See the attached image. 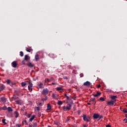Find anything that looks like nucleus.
Instances as JSON below:
<instances>
[{"instance_id": "f257e3e1", "label": "nucleus", "mask_w": 127, "mask_h": 127, "mask_svg": "<svg viewBox=\"0 0 127 127\" xmlns=\"http://www.w3.org/2000/svg\"><path fill=\"white\" fill-rule=\"evenodd\" d=\"M82 118L84 122H87V123L91 122V118L89 116H87L85 114H83Z\"/></svg>"}, {"instance_id": "f03ea898", "label": "nucleus", "mask_w": 127, "mask_h": 127, "mask_svg": "<svg viewBox=\"0 0 127 127\" xmlns=\"http://www.w3.org/2000/svg\"><path fill=\"white\" fill-rule=\"evenodd\" d=\"M7 85H9L11 87H13V85H15V83L10 80V79H7L6 80Z\"/></svg>"}, {"instance_id": "7ed1b4c3", "label": "nucleus", "mask_w": 127, "mask_h": 127, "mask_svg": "<svg viewBox=\"0 0 127 127\" xmlns=\"http://www.w3.org/2000/svg\"><path fill=\"white\" fill-rule=\"evenodd\" d=\"M49 92V90H48V89H47V88L44 89L43 90L42 94V95H48Z\"/></svg>"}, {"instance_id": "20e7f679", "label": "nucleus", "mask_w": 127, "mask_h": 127, "mask_svg": "<svg viewBox=\"0 0 127 127\" xmlns=\"http://www.w3.org/2000/svg\"><path fill=\"white\" fill-rule=\"evenodd\" d=\"M89 102L90 103H91L92 105H95L97 103V101H96V99L95 98H91L89 101Z\"/></svg>"}, {"instance_id": "39448f33", "label": "nucleus", "mask_w": 127, "mask_h": 127, "mask_svg": "<svg viewBox=\"0 0 127 127\" xmlns=\"http://www.w3.org/2000/svg\"><path fill=\"white\" fill-rule=\"evenodd\" d=\"M12 67L13 68H16V66H17V63L16 61H13L11 63Z\"/></svg>"}, {"instance_id": "423d86ee", "label": "nucleus", "mask_w": 127, "mask_h": 127, "mask_svg": "<svg viewBox=\"0 0 127 127\" xmlns=\"http://www.w3.org/2000/svg\"><path fill=\"white\" fill-rule=\"evenodd\" d=\"M63 109L64 112H67V111H70V110H71V108H70L69 106H64Z\"/></svg>"}, {"instance_id": "0eeeda50", "label": "nucleus", "mask_w": 127, "mask_h": 127, "mask_svg": "<svg viewBox=\"0 0 127 127\" xmlns=\"http://www.w3.org/2000/svg\"><path fill=\"white\" fill-rule=\"evenodd\" d=\"M83 86H86V87H90L91 86V82L89 81H86L83 83Z\"/></svg>"}, {"instance_id": "6e6552de", "label": "nucleus", "mask_w": 127, "mask_h": 127, "mask_svg": "<svg viewBox=\"0 0 127 127\" xmlns=\"http://www.w3.org/2000/svg\"><path fill=\"white\" fill-rule=\"evenodd\" d=\"M5 89V86L2 84H0V89L1 91H3Z\"/></svg>"}, {"instance_id": "1a4fd4ad", "label": "nucleus", "mask_w": 127, "mask_h": 127, "mask_svg": "<svg viewBox=\"0 0 127 127\" xmlns=\"http://www.w3.org/2000/svg\"><path fill=\"white\" fill-rule=\"evenodd\" d=\"M107 105L108 106H114V101L112 100L107 102Z\"/></svg>"}, {"instance_id": "9d476101", "label": "nucleus", "mask_w": 127, "mask_h": 127, "mask_svg": "<svg viewBox=\"0 0 127 127\" xmlns=\"http://www.w3.org/2000/svg\"><path fill=\"white\" fill-rule=\"evenodd\" d=\"M93 119L97 120V119H99V114H94L93 116Z\"/></svg>"}, {"instance_id": "9b49d317", "label": "nucleus", "mask_w": 127, "mask_h": 127, "mask_svg": "<svg viewBox=\"0 0 127 127\" xmlns=\"http://www.w3.org/2000/svg\"><path fill=\"white\" fill-rule=\"evenodd\" d=\"M14 115L15 118H18V117H19V113H18V112H17V111H15L14 112Z\"/></svg>"}, {"instance_id": "f8f14e48", "label": "nucleus", "mask_w": 127, "mask_h": 127, "mask_svg": "<svg viewBox=\"0 0 127 127\" xmlns=\"http://www.w3.org/2000/svg\"><path fill=\"white\" fill-rule=\"evenodd\" d=\"M30 59V57H29V56L27 55H25L24 60H25L26 61H27V60H29Z\"/></svg>"}, {"instance_id": "ddd939ff", "label": "nucleus", "mask_w": 127, "mask_h": 127, "mask_svg": "<svg viewBox=\"0 0 127 127\" xmlns=\"http://www.w3.org/2000/svg\"><path fill=\"white\" fill-rule=\"evenodd\" d=\"M27 65L28 66V67H34V64H32L30 62L28 63Z\"/></svg>"}, {"instance_id": "4468645a", "label": "nucleus", "mask_w": 127, "mask_h": 127, "mask_svg": "<svg viewBox=\"0 0 127 127\" xmlns=\"http://www.w3.org/2000/svg\"><path fill=\"white\" fill-rule=\"evenodd\" d=\"M50 110H51V105L50 104H48L47 111H50Z\"/></svg>"}, {"instance_id": "2eb2a0df", "label": "nucleus", "mask_w": 127, "mask_h": 127, "mask_svg": "<svg viewBox=\"0 0 127 127\" xmlns=\"http://www.w3.org/2000/svg\"><path fill=\"white\" fill-rule=\"evenodd\" d=\"M35 119V115H33L31 118L29 119V122H31L33 121V119Z\"/></svg>"}, {"instance_id": "dca6fc26", "label": "nucleus", "mask_w": 127, "mask_h": 127, "mask_svg": "<svg viewBox=\"0 0 127 127\" xmlns=\"http://www.w3.org/2000/svg\"><path fill=\"white\" fill-rule=\"evenodd\" d=\"M1 102H6V99L4 97H1Z\"/></svg>"}, {"instance_id": "f3484780", "label": "nucleus", "mask_w": 127, "mask_h": 127, "mask_svg": "<svg viewBox=\"0 0 127 127\" xmlns=\"http://www.w3.org/2000/svg\"><path fill=\"white\" fill-rule=\"evenodd\" d=\"M118 98V96H111V99L112 100H116V99H117Z\"/></svg>"}, {"instance_id": "a211bd4d", "label": "nucleus", "mask_w": 127, "mask_h": 127, "mask_svg": "<svg viewBox=\"0 0 127 127\" xmlns=\"http://www.w3.org/2000/svg\"><path fill=\"white\" fill-rule=\"evenodd\" d=\"M7 112H12V108H11V107H8V108H7Z\"/></svg>"}, {"instance_id": "6ab92c4d", "label": "nucleus", "mask_w": 127, "mask_h": 127, "mask_svg": "<svg viewBox=\"0 0 127 127\" xmlns=\"http://www.w3.org/2000/svg\"><path fill=\"white\" fill-rule=\"evenodd\" d=\"M26 50L27 52H31V51H32V50L31 49V48H26Z\"/></svg>"}, {"instance_id": "aec40b11", "label": "nucleus", "mask_w": 127, "mask_h": 127, "mask_svg": "<svg viewBox=\"0 0 127 127\" xmlns=\"http://www.w3.org/2000/svg\"><path fill=\"white\" fill-rule=\"evenodd\" d=\"M27 83H28V84H29V87H32V86H33V84H32V83H31V80H30V81H27Z\"/></svg>"}, {"instance_id": "412c9836", "label": "nucleus", "mask_w": 127, "mask_h": 127, "mask_svg": "<svg viewBox=\"0 0 127 127\" xmlns=\"http://www.w3.org/2000/svg\"><path fill=\"white\" fill-rule=\"evenodd\" d=\"M36 61H38V59H39V56L38 55H36L35 57Z\"/></svg>"}, {"instance_id": "4be33fe9", "label": "nucleus", "mask_w": 127, "mask_h": 127, "mask_svg": "<svg viewBox=\"0 0 127 127\" xmlns=\"http://www.w3.org/2000/svg\"><path fill=\"white\" fill-rule=\"evenodd\" d=\"M72 104H73L72 102H70V103H68L67 104V107H68V108H70V109H71V108L72 107Z\"/></svg>"}, {"instance_id": "5701e85b", "label": "nucleus", "mask_w": 127, "mask_h": 127, "mask_svg": "<svg viewBox=\"0 0 127 127\" xmlns=\"http://www.w3.org/2000/svg\"><path fill=\"white\" fill-rule=\"evenodd\" d=\"M35 111H37L38 112H39V111H40V107H35Z\"/></svg>"}, {"instance_id": "b1692460", "label": "nucleus", "mask_w": 127, "mask_h": 127, "mask_svg": "<svg viewBox=\"0 0 127 127\" xmlns=\"http://www.w3.org/2000/svg\"><path fill=\"white\" fill-rule=\"evenodd\" d=\"M57 91H63V88L62 87H57Z\"/></svg>"}, {"instance_id": "393cba45", "label": "nucleus", "mask_w": 127, "mask_h": 127, "mask_svg": "<svg viewBox=\"0 0 127 127\" xmlns=\"http://www.w3.org/2000/svg\"><path fill=\"white\" fill-rule=\"evenodd\" d=\"M21 85L22 87H25V86L26 85V83L22 82H21Z\"/></svg>"}, {"instance_id": "a878e982", "label": "nucleus", "mask_w": 127, "mask_h": 127, "mask_svg": "<svg viewBox=\"0 0 127 127\" xmlns=\"http://www.w3.org/2000/svg\"><path fill=\"white\" fill-rule=\"evenodd\" d=\"M99 100L101 101V102H104L105 101V98L103 97H100L99 98Z\"/></svg>"}, {"instance_id": "bb28decb", "label": "nucleus", "mask_w": 127, "mask_h": 127, "mask_svg": "<svg viewBox=\"0 0 127 127\" xmlns=\"http://www.w3.org/2000/svg\"><path fill=\"white\" fill-rule=\"evenodd\" d=\"M23 52L22 51H20V56H21V57H23Z\"/></svg>"}, {"instance_id": "cd10ccee", "label": "nucleus", "mask_w": 127, "mask_h": 127, "mask_svg": "<svg viewBox=\"0 0 127 127\" xmlns=\"http://www.w3.org/2000/svg\"><path fill=\"white\" fill-rule=\"evenodd\" d=\"M62 104H63V102L62 101H58V104H59V105H62Z\"/></svg>"}, {"instance_id": "c85d7f7f", "label": "nucleus", "mask_w": 127, "mask_h": 127, "mask_svg": "<svg viewBox=\"0 0 127 127\" xmlns=\"http://www.w3.org/2000/svg\"><path fill=\"white\" fill-rule=\"evenodd\" d=\"M42 86H43V84L42 83H41L40 84L38 85V86L40 88H42Z\"/></svg>"}, {"instance_id": "c756f323", "label": "nucleus", "mask_w": 127, "mask_h": 127, "mask_svg": "<svg viewBox=\"0 0 127 127\" xmlns=\"http://www.w3.org/2000/svg\"><path fill=\"white\" fill-rule=\"evenodd\" d=\"M2 123H3V124H4V125H6V123L5 122V119H2Z\"/></svg>"}, {"instance_id": "7c9ffc66", "label": "nucleus", "mask_w": 127, "mask_h": 127, "mask_svg": "<svg viewBox=\"0 0 127 127\" xmlns=\"http://www.w3.org/2000/svg\"><path fill=\"white\" fill-rule=\"evenodd\" d=\"M123 112L125 113V114H127V108H124L123 110Z\"/></svg>"}, {"instance_id": "2f4dec72", "label": "nucleus", "mask_w": 127, "mask_h": 127, "mask_svg": "<svg viewBox=\"0 0 127 127\" xmlns=\"http://www.w3.org/2000/svg\"><path fill=\"white\" fill-rule=\"evenodd\" d=\"M49 86H52V85H57V82H52L51 84H49Z\"/></svg>"}, {"instance_id": "473e14b6", "label": "nucleus", "mask_w": 127, "mask_h": 127, "mask_svg": "<svg viewBox=\"0 0 127 127\" xmlns=\"http://www.w3.org/2000/svg\"><path fill=\"white\" fill-rule=\"evenodd\" d=\"M32 127H37V123H34L33 124V125Z\"/></svg>"}, {"instance_id": "72a5a7b5", "label": "nucleus", "mask_w": 127, "mask_h": 127, "mask_svg": "<svg viewBox=\"0 0 127 127\" xmlns=\"http://www.w3.org/2000/svg\"><path fill=\"white\" fill-rule=\"evenodd\" d=\"M6 109H7L6 108V106H4V107H2V110H3V111H5L6 110Z\"/></svg>"}, {"instance_id": "f704fd0d", "label": "nucleus", "mask_w": 127, "mask_h": 127, "mask_svg": "<svg viewBox=\"0 0 127 127\" xmlns=\"http://www.w3.org/2000/svg\"><path fill=\"white\" fill-rule=\"evenodd\" d=\"M101 92H99V91H97V93H96V95H97V96H101Z\"/></svg>"}, {"instance_id": "c9c22d12", "label": "nucleus", "mask_w": 127, "mask_h": 127, "mask_svg": "<svg viewBox=\"0 0 127 127\" xmlns=\"http://www.w3.org/2000/svg\"><path fill=\"white\" fill-rule=\"evenodd\" d=\"M99 120L103 119V116H100V115H99V117H98Z\"/></svg>"}, {"instance_id": "e433bc0d", "label": "nucleus", "mask_w": 127, "mask_h": 127, "mask_svg": "<svg viewBox=\"0 0 127 127\" xmlns=\"http://www.w3.org/2000/svg\"><path fill=\"white\" fill-rule=\"evenodd\" d=\"M64 97H66V100H69V97L67 96V94H64Z\"/></svg>"}, {"instance_id": "4c0bfd02", "label": "nucleus", "mask_w": 127, "mask_h": 127, "mask_svg": "<svg viewBox=\"0 0 127 127\" xmlns=\"http://www.w3.org/2000/svg\"><path fill=\"white\" fill-rule=\"evenodd\" d=\"M80 78H82V77H84V74L80 73Z\"/></svg>"}, {"instance_id": "58836bf2", "label": "nucleus", "mask_w": 127, "mask_h": 127, "mask_svg": "<svg viewBox=\"0 0 127 127\" xmlns=\"http://www.w3.org/2000/svg\"><path fill=\"white\" fill-rule=\"evenodd\" d=\"M16 127H21V125L20 124H16Z\"/></svg>"}, {"instance_id": "ea45409f", "label": "nucleus", "mask_w": 127, "mask_h": 127, "mask_svg": "<svg viewBox=\"0 0 127 127\" xmlns=\"http://www.w3.org/2000/svg\"><path fill=\"white\" fill-rule=\"evenodd\" d=\"M50 81L51 82H52L53 80H54V78L52 77H51V78H50Z\"/></svg>"}, {"instance_id": "a19ab883", "label": "nucleus", "mask_w": 127, "mask_h": 127, "mask_svg": "<svg viewBox=\"0 0 127 127\" xmlns=\"http://www.w3.org/2000/svg\"><path fill=\"white\" fill-rule=\"evenodd\" d=\"M46 80L47 82H48V83H49L50 82H51V80H50V79H49V78H47Z\"/></svg>"}, {"instance_id": "79ce46f5", "label": "nucleus", "mask_w": 127, "mask_h": 127, "mask_svg": "<svg viewBox=\"0 0 127 127\" xmlns=\"http://www.w3.org/2000/svg\"><path fill=\"white\" fill-rule=\"evenodd\" d=\"M52 97L54 99H55V94H54V93L52 94Z\"/></svg>"}, {"instance_id": "37998d69", "label": "nucleus", "mask_w": 127, "mask_h": 127, "mask_svg": "<svg viewBox=\"0 0 127 127\" xmlns=\"http://www.w3.org/2000/svg\"><path fill=\"white\" fill-rule=\"evenodd\" d=\"M31 116V115H30V114H28V115H27V118H28V119H29V118H30Z\"/></svg>"}, {"instance_id": "c03bdc74", "label": "nucleus", "mask_w": 127, "mask_h": 127, "mask_svg": "<svg viewBox=\"0 0 127 127\" xmlns=\"http://www.w3.org/2000/svg\"><path fill=\"white\" fill-rule=\"evenodd\" d=\"M25 61H25V60H23V61H22V64H25Z\"/></svg>"}, {"instance_id": "a18cd8bd", "label": "nucleus", "mask_w": 127, "mask_h": 127, "mask_svg": "<svg viewBox=\"0 0 127 127\" xmlns=\"http://www.w3.org/2000/svg\"><path fill=\"white\" fill-rule=\"evenodd\" d=\"M126 121L125 122L126 124H127V118H125V119H124V121Z\"/></svg>"}, {"instance_id": "49530a36", "label": "nucleus", "mask_w": 127, "mask_h": 127, "mask_svg": "<svg viewBox=\"0 0 127 127\" xmlns=\"http://www.w3.org/2000/svg\"><path fill=\"white\" fill-rule=\"evenodd\" d=\"M28 90H30L31 91H32V88H30V87L29 86H28Z\"/></svg>"}, {"instance_id": "de8ad7c7", "label": "nucleus", "mask_w": 127, "mask_h": 127, "mask_svg": "<svg viewBox=\"0 0 127 127\" xmlns=\"http://www.w3.org/2000/svg\"><path fill=\"white\" fill-rule=\"evenodd\" d=\"M24 123L26 124V125L27 126V125H28V124L27 123V121H26V120H24Z\"/></svg>"}, {"instance_id": "09e8293b", "label": "nucleus", "mask_w": 127, "mask_h": 127, "mask_svg": "<svg viewBox=\"0 0 127 127\" xmlns=\"http://www.w3.org/2000/svg\"><path fill=\"white\" fill-rule=\"evenodd\" d=\"M38 116H39V117H41V113H40V112H39V113H38Z\"/></svg>"}, {"instance_id": "8fccbe9b", "label": "nucleus", "mask_w": 127, "mask_h": 127, "mask_svg": "<svg viewBox=\"0 0 127 127\" xmlns=\"http://www.w3.org/2000/svg\"><path fill=\"white\" fill-rule=\"evenodd\" d=\"M106 127H112V126H111V125H107L106 126Z\"/></svg>"}, {"instance_id": "3c124183", "label": "nucleus", "mask_w": 127, "mask_h": 127, "mask_svg": "<svg viewBox=\"0 0 127 127\" xmlns=\"http://www.w3.org/2000/svg\"><path fill=\"white\" fill-rule=\"evenodd\" d=\"M68 68H69V69H71V68H72V66H71V65H69L68 66Z\"/></svg>"}, {"instance_id": "603ef678", "label": "nucleus", "mask_w": 127, "mask_h": 127, "mask_svg": "<svg viewBox=\"0 0 127 127\" xmlns=\"http://www.w3.org/2000/svg\"><path fill=\"white\" fill-rule=\"evenodd\" d=\"M116 101H117V100L116 99L112 100V102H114V104H115V103H116Z\"/></svg>"}, {"instance_id": "864d4df0", "label": "nucleus", "mask_w": 127, "mask_h": 127, "mask_svg": "<svg viewBox=\"0 0 127 127\" xmlns=\"http://www.w3.org/2000/svg\"><path fill=\"white\" fill-rule=\"evenodd\" d=\"M29 127H33L32 124H30L29 125Z\"/></svg>"}, {"instance_id": "5fc2aeb1", "label": "nucleus", "mask_w": 127, "mask_h": 127, "mask_svg": "<svg viewBox=\"0 0 127 127\" xmlns=\"http://www.w3.org/2000/svg\"><path fill=\"white\" fill-rule=\"evenodd\" d=\"M94 97H99L97 94H93Z\"/></svg>"}, {"instance_id": "6e6d98bb", "label": "nucleus", "mask_w": 127, "mask_h": 127, "mask_svg": "<svg viewBox=\"0 0 127 127\" xmlns=\"http://www.w3.org/2000/svg\"><path fill=\"white\" fill-rule=\"evenodd\" d=\"M46 100H47V98H45V99L43 98V99H42V101H46Z\"/></svg>"}, {"instance_id": "4d7b16f0", "label": "nucleus", "mask_w": 127, "mask_h": 127, "mask_svg": "<svg viewBox=\"0 0 127 127\" xmlns=\"http://www.w3.org/2000/svg\"><path fill=\"white\" fill-rule=\"evenodd\" d=\"M97 88H101V85H100V84L98 85Z\"/></svg>"}, {"instance_id": "13d9d810", "label": "nucleus", "mask_w": 127, "mask_h": 127, "mask_svg": "<svg viewBox=\"0 0 127 127\" xmlns=\"http://www.w3.org/2000/svg\"><path fill=\"white\" fill-rule=\"evenodd\" d=\"M64 79H67V76H64Z\"/></svg>"}, {"instance_id": "bf43d9fd", "label": "nucleus", "mask_w": 127, "mask_h": 127, "mask_svg": "<svg viewBox=\"0 0 127 127\" xmlns=\"http://www.w3.org/2000/svg\"><path fill=\"white\" fill-rule=\"evenodd\" d=\"M42 103H39V104H38V105H39V106H40L41 105H42Z\"/></svg>"}, {"instance_id": "052dcab7", "label": "nucleus", "mask_w": 127, "mask_h": 127, "mask_svg": "<svg viewBox=\"0 0 127 127\" xmlns=\"http://www.w3.org/2000/svg\"><path fill=\"white\" fill-rule=\"evenodd\" d=\"M87 105H91V103H90V102H88V103H87Z\"/></svg>"}, {"instance_id": "680f3d73", "label": "nucleus", "mask_w": 127, "mask_h": 127, "mask_svg": "<svg viewBox=\"0 0 127 127\" xmlns=\"http://www.w3.org/2000/svg\"><path fill=\"white\" fill-rule=\"evenodd\" d=\"M16 103H17V104H18L19 103V101H17Z\"/></svg>"}, {"instance_id": "e2e57ef3", "label": "nucleus", "mask_w": 127, "mask_h": 127, "mask_svg": "<svg viewBox=\"0 0 127 127\" xmlns=\"http://www.w3.org/2000/svg\"><path fill=\"white\" fill-rule=\"evenodd\" d=\"M67 121H70V118H67Z\"/></svg>"}, {"instance_id": "0e129e2a", "label": "nucleus", "mask_w": 127, "mask_h": 127, "mask_svg": "<svg viewBox=\"0 0 127 127\" xmlns=\"http://www.w3.org/2000/svg\"><path fill=\"white\" fill-rule=\"evenodd\" d=\"M87 127V126H86V125H84L83 126V127Z\"/></svg>"}, {"instance_id": "69168bd1", "label": "nucleus", "mask_w": 127, "mask_h": 127, "mask_svg": "<svg viewBox=\"0 0 127 127\" xmlns=\"http://www.w3.org/2000/svg\"><path fill=\"white\" fill-rule=\"evenodd\" d=\"M125 117L126 118H127V114H126Z\"/></svg>"}, {"instance_id": "338daca9", "label": "nucleus", "mask_w": 127, "mask_h": 127, "mask_svg": "<svg viewBox=\"0 0 127 127\" xmlns=\"http://www.w3.org/2000/svg\"><path fill=\"white\" fill-rule=\"evenodd\" d=\"M27 114V112H26V113H25V115H26Z\"/></svg>"}, {"instance_id": "774afa93", "label": "nucleus", "mask_w": 127, "mask_h": 127, "mask_svg": "<svg viewBox=\"0 0 127 127\" xmlns=\"http://www.w3.org/2000/svg\"><path fill=\"white\" fill-rule=\"evenodd\" d=\"M48 127H51V126H49Z\"/></svg>"}]
</instances>
